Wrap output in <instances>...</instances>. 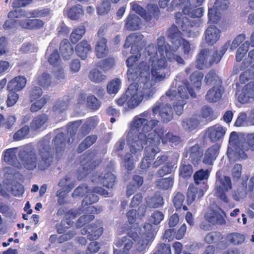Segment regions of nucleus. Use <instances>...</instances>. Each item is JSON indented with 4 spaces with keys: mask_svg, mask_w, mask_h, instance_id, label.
I'll use <instances>...</instances> for the list:
<instances>
[{
    "mask_svg": "<svg viewBox=\"0 0 254 254\" xmlns=\"http://www.w3.org/2000/svg\"><path fill=\"white\" fill-rule=\"evenodd\" d=\"M52 134L49 133L40 140L37 145L40 159L38 162L34 148L30 144L19 147L18 157L24 167L33 170L36 167L40 171L47 169L52 164L54 156V149L50 144Z\"/></svg>",
    "mask_w": 254,
    "mask_h": 254,
    "instance_id": "obj_1",
    "label": "nucleus"
},
{
    "mask_svg": "<svg viewBox=\"0 0 254 254\" xmlns=\"http://www.w3.org/2000/svg\"><path fill=\"white\" fill-rule=\"evenodd\" d=\"M159 123V121L154 119L150 112L147 111L133 118L127 136V142L131 153H137L142 150L143 145L147 143L148 135L154 133H148L156 127Z\"/></svg>",
    "mask_w": 254,
    "mask_h": 254,
    "instance_id": "obj_2",
    "label": "nucleus"
},
{
    "mask_svg": "<svg viewBox=\"0 0 254 254\" xmlns=\"http://www.w3.org/2000/svg\"><path fill=\"white\" fill-rule=\"evenodd\" d=\"M149 72V67L145 64L142 63L137 69L130 68L127 73V78L129 81H134L136 84L137 93L142 95L146 98H150L153 96L156 92L155 88L153 87V84L155 82L160 81L161 80H157L155 76ZM163 79H162V80Z\"/></svg>",
    "mask_w": 254,
    "mask_h": 254,
    "instance_id": "obj_3",
    "label": "nucleus"
},
{
    "mask_svg": "<svg viewBox=\"0 0 254 254\" xmlns=\"http://www.w3.org/2000/svg\"><path fill=\"white\" fill-rule=\"evenodd\" d=\"M176 95L175 90L168 91L166 95L162 96L151 108L153 115L159 113L161 122L163 123H167L173 119V110L168 102L169 101L173 100V97Z\"/></svg>",
    "mask_w": 254,
    "mask_h": 254,
    "instance_id": "obj_4",
    "label": "nucleus"
},
{
    "mask_svg": "<svg viewBox=\"0 0 254 254\" xmlns=\"http://www.w3.org/2000/svg\"><path fill=\"white\" fill-rule=\"evenodd\" d=\"M157 47L158 53L160 54V59L158 60V67L156 68V65L153 64V67L152 69V74L153 76H155L156 79L158 80L163 79L165 77V73L164 70L167 66V62L164 55L165 52L166 54L170 51H174L172 50V47L169 44L165 43V37L164 36H160L157 39ZM154 64H155L154 63Z\"/></svg>",
    "mask_w": 254,
    "mask_h": 254,
    "instance_id": "obj_5",
    "label": "nucleus"
},
{
    "mask_svg": "<svg viewBox=\"0 0 254 254\" xmlns=\"http://www.w3.org/2000/svg\"><path fill=\"white\" fill-rule=\"evenodd\" d=\"M245 139L244 134H239L236 131H232L230 133L227 149V155L229 157L234 158L235 159L247 158V154L243 151V146Z\"/></svg>",
    "mask_w": 254,
    "mask_h": 254,
    "instance_id": "obj_6",
    "label": "nucleus"
},
{
    "mask_svg": "<svg viewBox=\"0 0 254 254\" xmlns=\"http://www.w3.org/2000/svg\"><path fill=\"white\" fill-rule=\"evenodd\" d=\"M147 143L145 148V156L141 161L140 167L142 169H146L150 164V161L154 159L156 154L160 152L158 145L160 144L159 139L156 137L154 133H151L148 135Z\"/></svg>",
    "mask_w": 254,
    "mask_h": 254,
    "instance_id": "obj_7",
    "label": "nucleus"
},
{
    "mask_svg": "<svg viewBox=\"0 0 254 254\" xmlns=\"http://www.w3.org/2000/svg\"><path fill=\"white\" fill-rule=\"evenodd\" d=\"M216 177L214 195L224 202H228V198L226 193L232 188L231 179L228 176L222 175L220 171L216 173Z\"/></svg>",
    "mask_w": 254,
    "mask_h": 254,
    "instance_id": "obj_8",
    "label": "nucleus"
},
{
    "mask_svg": "<svg viewBox=\"0 0 254 254\" xmlns=\"http://www.w3.org/2000/svg\"><path fill=\"white\" fill-rule=\"evenodd\" d=\"M128 106L130 108H134L137 107L142 100V95L137 93L136 84L131 83L126 91L124 95L117 100V104L120 106L123 105L127 100Z\"/></svg>",
    "mask_w": 254,
    "mask_h": 254,
    "instance_id": "obj_9",
    "label": "nucleus"
},
{
    "mask_svg": "<svg viewBox=\"0 0 254 254\" xmlns=\"http://www.w3.org/2000/svg\"><path fill=\"white\" fill-rule=\"evenodd\" d=\"M188 93L192 97L196 96L195 92L191 88H189L188 85L186 86H180L178 89V93H176L175 97H173L176 98L178 102L174 105V110L177 115H180L182 114L184 111V106L186 104L185 99L188 98Z\"/></svg>",
    "mask_w": 254,
    "mask_h": 254,
    "instance_id": "obj_10",
    "label": "nucleus"
},
{
    "mask_svg": "<svg viewBox=\"0 0 254 254\" xmlns=\"http://www.w3.org/2000/svg\"><path fill=\"white\" fill-rule=\"evenodd\" d=\"M114 244L117 248L123 247V250H118L114 248L113 254H130L129 251L132 248L133 242L128 236H124L116 239Z\"/></svg>",
    "mask_w": 254,
    "mask_h": 254,
    "instance_id": "obj_11",
    "label": "nucleus"
},
{
    "mask_svg": "<svg viewBox=\"0 0 254 254\" xmlns=\"http://www.w3.org/2000/svg\"><path fill=\"white\" fill-rule=\"evenodd\" d=\"M226 128L219 125H215L207 128L206 135L212 142L222 139L226 133Z\"/></svg>",
    "mask_w": 254,
    "mask_h": 254,
    "instance_id": "obj_12",
    "label": "nucleus"
},
{
    "mask_svg": "<svg viewBox=\"0 0 254 254\" xmlns=\"http://www.w3.org/2000/svg\"><path fill=\"white\" fill-rule=\"evenodd\" d=\"M202 156L203 150L198 144H195L186 150L185 156H189V160L194 166L199 164Z\"/></svg>",
    "mask_w": 254,
    "mask_h": 254,
    "instance_id": "obj_13",
    "label": "nucleus"
},
{
    "mask_svg": "<svg viewBox=\"0 0 254 254\" xmlns=\"http://www.w3.org/2000/svg\"><path fill=\"white\" fill-rule=\"evenodd\" d=\"M182 34L175 25H172L166 31V35L172 43V50L174 51H176L181 45Z\"/></svg>",
    "mask_w": 254,
    "mask_h": 254,
    "instance_id": "obj_14",
    "label": "nucleus"
},
{
    "mask_svg": "<svg viewBox=\"0 0 254 254\" xmlns=\"http://www.w3.org/2000/svg\"><path fill=\"white\" fill-rule=\"evenodd\" d=\"M220 30L214 25H210L205 30L204 38L206 43L212 46L215 44L220 38Z\"/></svg>",
    "mask_w": 254,
    "mask_h": 254,
    "instance_id": "obj_15",
    "label": "nucleus"
},
{
    "mask_svg": "<svg viewBox=\"0 0 254 254\" xmlns=\"http://www.w3.org/2000/svg\"><path fill=\"white\" fill-rule=\"evenodd\" d=\"M145 55H147L149 57L148 61L149 64H150L151 67V73H152V69H153V66L154 63V64L156 65V68H158V60L160 59V54H158V50L157 49V47L154 44H151L149 45L144 50ZM150 66V65H148Z\"/></svg>",
    "mask_w": 254,
    "mask_h": 254,
    "instance_id": "obj_16",
    "label": "nucleus"
},
{
    "mask_svg": "<svg viewBox=\"0 0 254 254\" xmlns=\"http://www.w3.org/2000/svg\"><path fill=\"white\" fill-rule=\"evenodd\" d=\"M254 84L250 82L246 84L242 89L241 93L238 97V101L243 104L249 102L251 99L254 98Z\"/></svg>",
    "mask_w": 254,
    "mask_h": 254,
    "instance_id": "obj_17",
    "label": "nucleus"
},
{
    "mask_svg": "<svg viewBox=\"0 0 254 254\" xmlns=\"http://www.w3.org/2000/svg\"><path fill=\"white\" fill-rule=\"evenodd\" d=\"M219 149L220 145L218 144H215L207 149L204 153L203 163L207 165H212L218 155Z\"/></svg>",
    "mask_w": 254,
    "mask_h": 254,
    "instance_id": "obj_18",
    "label": "nucleus"
},
{
    "mask_svg": "<svg viewBox=\"0 0 254 254\" xmlns=\"http://www.w3.org/2000/svg\"><path fill=\"white\" fill-rule=\"evenodd\" d=\"M92 181L102 184L107 188H112L116 181L115 176L111 172L106 173L103 177L96 175L93 177Z\"/></svg>",
    "mask_w": 254,
    "mask_h": 254,
    "instance_id": "obj_19",
    "label": "nucleus"
},
{
    "mask_svg": "<svg viewBox=\"0 0 254 254\" xmlns=\"http://www.w3.org/2000/svg\"><path fill=\"white\" fill-rule=\"evenodd\" d=\"M19 147H13L6 149L3 154V160L7 164L17 167L19 165L16 154H19Z\"/></svg>",
    "mask_w": 254,
    "mask_h": 254,
    "instance_id": "obj_20",
    "label": "nucleus"
},
{
    "mask_svg": "<svg viewBox=\"0 0 254 254\" xmlns=\"http://www.w3.org/2000/svg\"><path fill=\"white\" fill-rule=\"evenodd\" d=\"M2 183L7 192H10L12 195L15 196H20L24 192L23 186L18 183L12 185L11 181L7 179L4 180Z\"/></svg>",
    "mask_w": 254,
    "mask_h": 254,
    "instance_id": "obj_21",
    "label": "nucleus"
},
{
    "mask_svg": "<svg viewBox=\"0 0 254 254\" xmlns=\"http://www.w3.org/2000/svg\"><path fill=\"white\" fill-rule=\"evenodd\" d=\"M89 234L87 235V239L90 240L98 239L103 232V225L100 221H97L95 223L89 225Z\"/></svg>",
    "mask_w": 254,
    "mask_h": 254,
    "instance_id": "obj_22",
    "label": "nucleus"
},
{
    "mask_svg": "<svg viewBox=\"0 0 254 254\" xmlns=\"http://www.w3.org/2000/svg\"><path fill=\"white\" fill-rule=\"evenodd\" d=\"M141 22L140 18L135 14H129L126 19L125 27L128 31L139 29Z\"/></svg>",
    "mask_w": 254,
    "mask_h": 254,
    "instance_id": "obj_23",
    "label": "nucleus"
},
{
    "mask_svg": "<svg viewBox=\"0 0 254 254\" xmlns=\"http://www.w3.org/2000/svg\"><path fill=\"white\" fill-rule=\"evenodd\" d=\"M157 232V228L150 223H145L141 229V237L153 242Z\"/></svg>",
    "mask_w": 254,
    "mask_h": 254,
    "instance_id": "obj_24",
    "label": "nucleus"
},
{
    "mask_svg": "<svg viewBox=\"0 0 254 254\" xmlns=\"http://www.w3.org/2000/svg\"><path fill=\"white\" fill-rule=\"evenodd\" d=\"M26 82V78L23 76L15 77L8 83L7 89L9 91H20L25 87Z\"/></svg>",
    "mask_w": 254,
    "mask_h": 254,
    "instance_id": "obj_25",
    "label": "nucleus"
},
{
    "mask_svg": "<svg viewBox=\"0 0 254 254\" xmlns=\"http://www.w3.org/2000/svg\"><path fill=\"white\" fill-rule=\"evenodd\" d=\"M222 92L223 90L221 85L213 86L207 91L205 96L206 99L209 102H216L221 99Z\"/></svg>",
    "mask_w": 254,
    "mask_h": 254,
    "instance_id": "obj_26",
    "label": "nucleus"
},
{
    "mask_svg": "<svg viewBox=\"0 0 254 254\" xmlns=\"http://www.w3.org/2000/svg\"><path fill=\"white\" fill-rule=\"evenodd\" d=\"M204 194L203 191L201 189H198L194 185L191 184L189 186L187 194V201L188 205L191 204L197 197L200 198Z\"/></svg>",
    "mask_w": 254,
    "mask_h": 254,
    "instance_id": "obj_27",
    "label": "nucleus"
},
{
    "mask_svg": "<svg viewBox=\"0 0 254 254\" xmlns=\"http://www.w3.org/2000/svg\"><path fill=\"white\" fill-rule=\"evenodd\" d=\"M206 220L212 225H222L225 223V220L222 215L217 211L210 210L204 216Z\"/></svg>",
    "mask_w": 254,
    "mask_h": 254,
    "instance_id": "obj_28",
    "label": "nucleus"
},
{
    "mask_svg": "<svg viewBox=\"0 0 254 254\" xmlns=\"http://www.w3.org/2000/svg\"><path fill=\"white\" fill-rule=\"evenodd\" d=\"M53 11L48 7L37 8L28 12V15L32 18H42L50 19L53 15Z\"/></svg>",
    "mask_w": 254,
    "mask_h": 254,
    "instance_id": "obj_29",
    "label": "nucleus"
},
{
    "mask_svg": "<svg viewBox=\"0 0 254 254\" xmlns=\"http://www.w3.org/2000/svg\"><path fill=\"white\" fill-rule=\"evenodd\" d=\"M75 50L78 57L82 60H85L88 52L91 50V47L86 40H83L77 44Z\"/></svg>",
    "mask_w": 254,
    "mask_h": 254,
    "instance_id": "obj_30",
    "label": "nucleus"
},
{
    "mask_svg": "<svg viewBox=\"0 0 254 254\" xmlns=\"http://www.w3.org/2000/svg\"><path fill=\"white\" fill-rule=\"evenodd\" d=\"M60 51L63 59L67 60L73 53V47L67 39H64L60 44Z\"/></svg>",
    "mask_w": 254,
    "mask_h": 254,
    "instance_id": "obj_31",
    "label": "nucleus"
},
{
    "mask_svg": "<svg viewBox=\"0 0 254 254\" xmlns=\"http://www.w3.org/2000/svg\"><path fill=\"white\" fill-rule=\"evenodd\" d=\"M97 125V122L93 118H90L86 120L84 124L82 126L78 132V135L83 137L88 134L93 130Z\"/></svg>",
    "mask_w": 254,
    "mask_h": 254,
    "instance_id": "obj_32",
    "label": "nucleus"
},
{
    "mask_svg": "<svg viewBox=\"0 0 254 254\" xmlns=\"http://www.w3.org/2000/svg\"><path fill=\"white\" fill-rule=\"evenodd\" d=\"M183 12L185 15H188L191 18H200L204 12L202 7H198L195 6L186 5L183 9Z\"/></svg>",
    "mask_w": 254,
    "mask_h": 254,
    "instance_id": "obj_33",
    "label": "nucleus"
},
{
    "mask_svg": "<svg viewBox=\"0 0 254 254\" xmlns=\"http://www.w3.org/2000/svg\"><path fill=\"white\" fill-rule=\"evenodd\" d=\"M107 40L104 38H100L97 42L95 47V52L98 58H101L108 54V49L106 46Z\"/></svg>",
    "mask_w": 254,
    "mask_h": 254,
    "instance_id": "obj_34",
    "label": "nucleus"
},
{
    "mask_svg": "<svg viewBox=\"0 0 254 254\" xmlns=\"http://www.w3.org/2000/svg\"><path fill=\"white\" fill-rule=\"evenodd\" d=\"M145 200L147 206L150 208H158L162 206L164 204L162 196L157 193L152 196L146 198Z\"/></svg>",
    "mask_w": 254,
    "mask_h": 254,
    "instance_id": "obj_35",
    "label": "nucleus"
},
{
    "mask_svg": "<svg viewBox=\"0 0 254 254\" xmlns=\"http://www.w3.org/2000/svg\"><path fill=\"white\" fill-rule=\"evenodd\" d=\"M95 162L91 161L83 163L81 168L79 170L78 179L79 180L83 179L95 168Z\"/></svg>",
    "mask_w": 254,
    "mask_h": 254,
    "instance_id": "obj_36",
    "label": "nucleus"
},
{
    "mask_svg": "<svg viewBox=\"0 0 254 254\" xmlns=\"http://www.w3.org/2000/svg\"><path fill=\"white\" fill-rule=\"evenodd\" d=\"M152 242L141 237L136 244V250L132 252V254H144Z\"/></svg>",
    "mask_w": 254,
    "mask_h": 254,
    "instance_id": "obj_37",
    "label": "nucleus"
},
{
    "mask_svg": "<svg viewBox=\"0 0 254 254\" xmlns=\"http://www.w3.org/2000/svg\"><path fill=\"white\" fill-rule=\"evenodd\" d=\"M210 175V171L208 169H200L196 171L193 175L194 182L196 185L202 184L205 185V182Z\"/></svg>",
    "mask_w": 254,
    "mask_h": 254,
    "instance_id": "obj_38",
    "label": "nucleus"
},
{
    "mask_svg": "<svg viewBox=\"0 0 254 254\" xmlns=\"http://www.w3.org/2000/svg\"><path fill=\"white\" fill-rule=\"evenodd\" d=\"M52 79V75L49 72L44 71L38 75L36 82L39 86L46 87L51 85Z\"/></svg>",
    "mask_w": 254,
    "mask_h": 254,
    "instance_id": "obj_39",
    "label": "nucleus"
},
{
    "mask_svg": "<svg viewBox=\"0 0 254 254\" xmlns=\"http://www.w3.org/2000/svg\"><path fill=\"white\" fill-rule=\"evenodd\" d=\"M176 22L178 26L183 31H187L190 27V20L185 16H183L178 13L175 15Z\"/></svg>",
    "mask_w": 254,
    "mask_h": 254,
    "instance_id": "obj_40",
    "label": "nucleus"
},
{
    "mask_svg": "<svg viewBox=\"0 0 254 254\" xmlns=\"http://www.w3.org/2000/svg\"><path fill=\"white\" fill-rule=\"evenodd\" d=\"M53 141H54L56 153H61L64 150L65 145V134L62 132L58 133Z\"/></svg>",
    "mask_w": 254,
    "mask_h": 254,
    "instance_id": "obj_41",
    "label": "nucleus"
},
{
    "mask_svg": "<svg viewBox=\"0 0 254 254\" xmlns=\"http://www.w3.org/2000/svg\"><path fill=\"white\" fill-rule=\"evenodd\" d=\"M181 124L186 131L190 132L197 128L199 122L196 118H191L183 120Z\"/></svg>",
    "mask_w": 254,
    "mask_h": 254,
    "instance_id": "obj_42",
    "label": "nucleus"
},
{
    "mask_svg": "<svg viewBox=\"0 0 254 254\" xmlns=\"http://www.w3.org/2000/svg\"><path fill=\"white\" fill-rule=\"evenodd\" d=\"M48 121V116L46 114H41L36 116L31 123L32 129L37 130L41 127Z\"/></svg>",
    "mask_w": 254,
    "mask_h": 254,
    "instance_id": "obj_43",
    "label": "nucleus"
},
{
    "mask_svg": "<svg viewBox=\"0 0 254 254\" xmlns=\"http://www.w3.org/2000/svg\"><path fill=\"white\" fill-rule=\"evenodd\" d=\"M85 33V27L81 25L75 28L70 35V40L73 44L76 43Z\"/></svg>",
    "mask_w": 254,
    "mask_h": 254,
    "instance_id": "obj_44",
    "label": "nucleus"
},
{
    "mask_svg": "<svg viewBox=\"0 0 254 254\" xmlns=\"http://www.w3.org/2000/svg\"><path fill=\"white\" fill-rule=\"evenodd\" d=\"M205 82L209 85L217 86L221 84V80L214 70L209 71L205 77Z\"/></svg>",
    "mask_w": 254,
    "mask_h": 254,
    "instance_id": "obj_45",
    "label": "nucleus"
},
{
    "mask_svg": "<svg viewBox=\"0 0 254 254\" xmlns=\"http://www.w3.org/2000/svg\"><path fill=\"white\" fill-rule=\"evenodd\" d=\"M97 137L95 135H89L86 137L83 141L81 142L77 149L78 153H81L85 149L91 146L97 140Z\"/></svg>",
    "mask_w": 254,
    "mask_h": 254,
    "instance_id": "obj_46",
    "label": "nucleus"
},
{
    "mask_svg": "<svg viewBox=\"0 0 254 254\" xmlns=\"http://www.w3.org/2000/svg\"><path fill=\"white\" fill-rule=\"evenodd\" d=\"M90 80L95 83H100L104 80L106 77L102 71L97 68L92 69L88 75Z\"/></svg>",
    "mask_w": 254,
    "mask_h": 254,
    "instance_id": "obj_47",
    "label": "nucleus"
},
{
    "mask_svg": "<svg viewBox=\"0 0 254 254\" xmlns=\"http://www.w3.org/2000/svg\"><path fill=\"white\" fill-rule=\"evenodd\" d=\"M83 13L82 7L80 4L73 6L67 12L68 17L72 20L79 18L80 15H82Z\"/></svg>",
    "mask_w": 254,
    "mask_h": 254,
    "instance_id": "obj_48",
    "label": "nucleus"
},
{
    "mask_svg": "<svg viewBox=\"0 0 254 254\" xmlns=\"http://www.w3.org/2000/svg\"><path fill=\"white\" fill-rule=\"evenodd\" d=\"M181 142L182 139L180 137L174 135L172 133L170 132L166 133L162 138V143L164 144L169 142L172 145H174L176 146L180 144Z\"/></svg>",
    "mask_w": 254,
    "mask_h": 254,
    "instance_id": "obj_49",
    "label": "nucleus"
},
{
    "mask_svg": "<svg viewBox=\"0 0 254 254\" xmlns=\"http://www.w3.org/2000/svg\"><path fill=\"white\" fill-rule=\"evenodd\" d=\"M211 53V51L208 48L202 49L198 54L196 60V66L199 69L203 68L204 65V62L205 61L207 57Z\"/></svg>",
    "mask_w": 254,
    "mask_h": 254,
    "instance_id": "obj_50",
    "label": "nucleus"
},
{
    "mask_svg": "<svg viewBox=\"0 0 254 254\" xmlns=\"http://www.w3.org/2000/svg\"><path fill=\"white\" fill-rule=\"evenodd\" d=\"M131 9L136 13L140 15L146 21H149L151 19V15L150 14L146 13V11L140 5L136 2L130 3Z\"/></svg>",
    "mask_w": 254,
    "mask_h": 254,
    "instance_id": "obj_51",
    "label": "nucleus"
},
{
    "mask_svg": "<svg viewBox=\"0 0 254 254\" xmlns=\"http://www.w3.org/2000/svg\"><path fill=\"white\" fill-rule=\"evenodd\" d=\"M248 194V190L244 184H242L233 194V198L236 201L244 199Z\"/></svg>",
    "mask_w": 254,
    "mask_h": 254,
    "instance_id": "obj_52",
    "label": "nucleus"
},
{
    "mask_svg": "<svg viewBox=\"0 0 254 254\" xmlns=\"http://www.w3.org/2000/svg\"><path fill=\"white\" fill-rule=\"evenodd\" d=\"M121 80L120 78H116L109 82L107 86V91L109 94L117 93L121 87Z\"/></svg>",
    "mask_w": 254,
    "mask_h": 254,
    "instance_id": "obj_53",
    "label": "nucleus"
},
{
    "mask_svg": "<svg viewBox=\"0 0 254 254\" xmlns=\"http://www.w3.org/2000/svg\"><path fill=\"white\" fill-rule=\"evenodd\" d=\"M174 184L173 178L170 177L159 179L156 184L159 189L162 190H168L171 188Z\"/></svg>",
    "mask_w": 254,
    "mask_h": 254,
    "instance_id": "obj_54",
    "label": "nucleus"
},
{
    "mask_svg": "<svg viewBox=\"0 0 254 254\" xmlns=\"http://www.w3.org/2000/svg\"><path fill=\"white\" fill-rule=\"evenodd\" d=\"M245 138L246 139L243 146L244 152L245 153V151L249 149L254 151V133L247 134Z\"/></svg>",
    "mask_w": 254,
    "mask_h": 254,
    "instance_id": "obj_55",
    "label": "nucleus"
},
{
    "mask_svg": "<svg viewBox=\"0 0 254 254\" xmlns=\"http://www.w3.org/2000/svg\"><path fill=\"white\" fill-rule=\"evenodd\" d=\"M115 64V60L113 58H109L101 60L97 63V66L103 70H108L111 69Z\"/></svg>",
    "mask_w": 254,
    "mask_h": 254,
    "instance_id": "obj_56",
    "label": "nucleus"
},
{
    "mask_svg": "<svg viewBox=\"0 0 254 254\" xmlns=\"http://www.w3.org/2000/svg\"><path fill=\"white\" fill-rule=\"evenodd\" d=\"M208 17L209 20L213 23H217L221 18V12L215 5L208 9Z\"/></svg>",
    "mask_w": 254,
    "mask_h": 254,
    "instance_id": "obj_57",
    "label": "nucleus"
},
{
    "mask_svg": "<svg viewBox=\"0 0 254 254\" xmlns=\"http://www.w3.org/2000/svg\"><path fill=\"white\" fill-rule=\"evenodd\" d=\"M220 61V57L217 56V51L210 54L204 62V65L206 67L211 66L214 64H218Z\"/></svg>",
    "mask_w": 254,
    "mask_h": 254,
    "instance_id": "obj_58",
    "label": "nucleus"
},
{
    "mask_svg": "<svg viewBox=\"0 0 254 254\" xmlns=\"http://www.w3.org/2000/svg\"><path fill=\"white\" fill-rule=\"evenodd\" d=\"M29 98L32 102L39 98L43 94L41 88L39 86L32 85L29 89Z\"/></svg>",
    "mask_w": 254,
    "mask_h": 254,
    "instance_id": "obj_59",
    "label": "nucleus"
},
{
    "mask_svg": "<svg viewBox=\"0 0 254 254\" xmlns=\"http://www.w3.org/2000/svg\"><path fill=\"white\" fill-rule=\"evenodd\" d=\"M222 239L221 234L217 232H211L207 234L204 241L207 244L215 243Z\"/></svg>",
    "mask_w": 254,
    "mask_h": 254,
    "instance_id": "obj_60",
    "label": "nucleus"
},
{
    "mask_svg": "<svg viewBox=\"0 0 254 254\" xmlns=\"http://www.w3.org/2000/svg\"><path fill=\"white\" fill-rule=\"evenodd\" d=\"M227 237L230 242L235 245L242 244L245 239L244 235L238 233L231 234Z\"/></svg>",
    "mask_w": 254,
    "mask_h": 254,
    "instance_id": "obj_61",
    "label": "nucleus"
},
{
    "mask_svg": "<svg viewBox=\"0 0 254 254\" xmlns=\"http://www.w3.org/2000/svg\"><path fill=\"white\" fill-rule=\"evenodd\" d=\"M48 99V96L46 95L44 96L42 98L31 105L30 111L32 112H36L38 111L45 105Z\"/></svg>",
    "mask_w": 254,
    "mask_h": 254,
    "instance_id": "obj_62",
    "label": "nucleus"
},
{
    "mask_svg": "<svg viewBox=\"0 0 254 254\" xmlns=\"http://www.w3.org/2000/svg\"><path fill=\"white\" fill-rule=\"evenodd\" d=\"M172 52L170 51L166 54V57L168 60L170 62H176L178 64L185 65L186 63L183 58L180 55L175 54Z\"/></svg>",
    "mask_w": 254,
    "mask_h": 254,
    "instance_id": "obj_63",
    "label": "nucleus"
},
{
    "mask_svg": "<svg viewBox=\"0 0 254 254\" xmlns=\"http://www.w3.org/2000/svg\"><path fill=\"white\" fill-rule=\"evenodd\" d=\"M192 172V167L190 164H183L180 166V176L184 178L190 177Z\"/></svg>",
    "mask_w": 254,
    "mask_h": 254,
    "instance_id": "obj_64",
    "label": "nucleus"
}]
</instances>
